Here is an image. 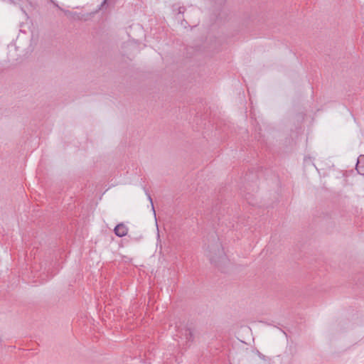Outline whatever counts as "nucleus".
I'll list each match as a JSON object with an SVG mask.
<instances>
[{"label": "nucleus", "instance_id": "f257e3e1", "mask_svg": "<svg viewBox=\"0 0 364 364\" xmlns=\"http://www.w3.org/2000/svg\"><path fill=\"white\" fill-rule=\"evenodd\" d=\"M128 232V229L124 224H119L114 228V233L119 237L125 236Z\"/></svg>", "mask_w": 364, "mask_h": 364}, {"label": "nucleus", "instance_id": "f03ea898", "mask_svg": "<svg viewBox=\"0 0 364 364\" xmlns=\"http://www.w3.org/2000/svg\"><path fill=\"white\" fill-rule=\"evenodd\" d=\"M356 170L360 174L364 175V156L363 155H360L358 159V161H357V164H356Z\"/></svg>", "mask_w": 364, "mask_h": 364}]
</instances>
